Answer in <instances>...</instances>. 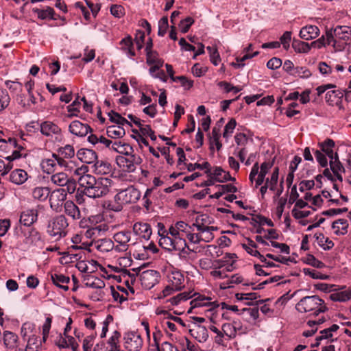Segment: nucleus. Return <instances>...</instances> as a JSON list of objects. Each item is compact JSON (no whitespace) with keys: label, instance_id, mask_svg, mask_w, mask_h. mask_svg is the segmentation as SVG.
<instances>
[{"label":"nucleus","instance_id":"obj_33","mask_svg":"<svg viewBox=\"0 0 351 351\" xmlns=\"http://www.w3.org/2000/svg\"><path fill=\"white\" fill-rule=\"evenodd\" d=\"M195 295H196V293L191 295V292L185 291L171 298L169 300H167V302H169L171 306H177L180 304L182 301H186Z\"/></svg>","mask_w":351,"mask_h":351},{"label":"nucleus","instance_id":"obj_17","mask_svg":"<svg viewBox=\"0 0 351 351\" xmlns=\"http://www.w3.org/2000/svg\"><path fill=\"white\" fill-rule=\"evenodd\" d=\"M108 229V226L105 223L99 225L91 226L85 232V236L87 238L93 239L95 240L97 237L101 236Z\"/></svg>","mask_w":351,"mask_h":351},{"label":"nucleus","instance_id":"obj_3","mask_svg":"<svg viewBox=\"0 0 351 351\" xmlns=\"http://www.w3.org/2000/svg\"><path fill=\"white\" fill-rule=\"evenodd\" d=\"M328 45L336 47L339 40L347 41L351 36V27L349 26H337L335 29H327L326 32Z\"/></svg>","mask_w":351,"mask_h":351},{"label":"nucleus","instance_id":"obj_60","mask_svg":"<svg viewBox=\"0 0 351 351\" xmlns=\"http://www.w3.org/2000/svg\"><path fill=\"white\" fill-rule=\"evenodd\" d=\"M145 37V33L143 31H136L134 40L138 50H141L143 47Z\"/></svg>","mask_w":351,"mask_h":351},{"label":"nucleus","instance_id":"obj_9","mask_svg":"<svg viewBox=\"0 0 351 351\" xmlns=\"http://www.w3.org/2000/svg\"><path fill=\"white\" fill-rule=\"evenodd\" d=\"M38 212L36 208L26 209L20 215L19 223L28 228L38 220Z\"/></svg>","mask_w":351,"mask_h":351},{"label":"nucleus","instance_id":"obj_24","mask_svg":"<svg viewBox=\"0 0 351 351\" xmlns=\"http://www.w3.org/2000/svg\"><path fill=\"white\" fill-rule=\"evenodd\" d=\"M27 180V173L21 169L12 171L10 175V180L16 184H22Z\"/></svg>","mask_w":351,"mask_h":351},{"label":"nucleus","instance_id":"obj_30","mask_svg":"<svg viewBox=\"0 0 351 351\" xmlns=\"http://www.w3.org/2000/svg\"><path fill=\"white\" fill-rule=\"evenodd\" d=\"M348 228V222L344 219H337L332 223V228L335 230V234L337 235L345 234L347 233Z\"/></svg>","mask_w":351,"mask_h":351},{"label":"nucleus","instance_id":"obj_12","mask_svg":"<svg viewBox=\"0 0 351 351\" xmlns=\"http://www.w3.org/2000/svg\"><path fill=\"white\" fill-rule=\"evenodd\" d=\"M119 45L120 46L119 49L130 58H132L136 56L134 41L131 36L128 35L121 39Z\"/></svg>","mask_w":351,"mask_h":351},{"label":"nucleus","instance_id":"obj_5","mask_svg":"<svg viewBox=\"0 0 351 351\" xmlns=\"http://www.w3.org/2000/svg\"><path fill=\"white\" fill-rule=\"evenodd\" d=\"M141 157L136 154L131 153L128 155L117 156L116 162L117 165L125 172L132 173L135 171L136 166L142 162Z\"/></svg>","mask_w":351,"mask_h":351},{"label":"nucleus","instance_id":"obj_19","mask_svg":"<svg viewBox=\"0 0 351 351\" xmlns=\"http://www.w3.org/2000/svg\"><path fill=\"white\" fill-rule=\"evenodd\" d=\"M319 34V29L315 25H307L301 29L300 36L304 40H311L317 37Z\"/></svg>","mask_w":351,"mask_h":351},{"label":"nucleus","instance_id":"obj_49","mask_svg":"<svg viewBox=\"0 0 351 351\" xmlns=\"http://www.w3.org/2000/svg\"><path fill=\"white\" fill-rule=\"evenodd\" d=\"M291 75L301 78H308L311 76L312 73L310 70L306 67L297 66L293 69V71L291 73Z\"/></svg>","mask_w":351,"mask_h":351},{"label":"nucleus","instance_id":"obj_34","mask_svg":"<svg viewBox=\"0 0 351 351\" xmlns=\"http://www.w3.org/2000/svg\"><path fill=\"white\" fill-rule=\"evenodd\" d=\"M106 134L109 138H121L125 134V131L122 126L113 125L107 128Z\"/></svg>","mask_w":351,"mask_h":351},{"label":"nucleus","instance_id":"obj_20","mask_svg":"<svg viewBox=\"0 0 351 351\" xmlns=\"http://www.w3.org/2000/svg\"><path fill=\"white\" fill-rule=\"evenodd\" d=\"M184 275L178 271H173L169 276V282L176 291H180L184 287Z\"/></svg>","mask_w":351,"mask_h":351},{"label":"nucleus","instance_id":"obj_6","mask_svg":"<svg viewBox=\"0 0 351 351\" xmlns=\"http://www.w3.org/2000/svg\"><path fill=\"white\" fill-rule=\"evenodd\" d=\"M141 197V192L133 186H129L119 191L114 197L115 200L120 201L123 204L136 203Z\"/></svg>","mask_w":351,"mask_h":351},{"label":"nucleus","instance_id":"obj_32","mask_svg":"<svg viewBox=\"0 0 351 351\" xmlns=\"http://www.w3.org/2000/svg\"><path fill=\"white\" fill-rule=\"evenodd\" d=\"M96 248L100 252H109L113 249L114 243L110 239H101L95 241Z\"/></svg>","mask_w":351,"mask_h":351},{"label":"nucleus","instance_id":"obj_39","mask_svg":"<svg viewBox=\"0 0 351 351\" xmlns=\"http://www.w3.org/2000/svg\"><path fill=\"white\" fill-rule=\"evenodd\" d=\"M49 189L47 187H36L32 191V197L40 201H45L48 197Z\"/></svg>","mask_w":351,"mask_h":351},{"label":"nucleus","instance_id":"obj_50","mask_svg":"<svg viewBox=\"0 0 351 351\" xmlns=\"http://www.w3.org/2000/svg\"><path fill=\"white\" fill-rule=\"evenodd\" d=\"M59 155L64 158L69 159L75 156V149L72 145H66L58 149Z\"/></svg>","mask_w":351,"mask_h":351},{"label":"nucleus","instance_id":"obj_53","mask_svg":"<svg viewBox=\"0 0 351 351\" xmlns=\"http://www.w3.org/2000/svg\"><path fill=\"white\" fill-rule=\"evenodd\" d=\"M10 101V97L6 90H0V111L6 108Z\"/></svg>","mask_w":351,"mask_h":351},{"label":"nucleus","instance_id":"obj_11","mask_svg":"<svg viewBox=\"0 0 351 351\" xmlns=\"http://www.w3.org/2000/svg\"><path fill=\"white\" fill-rule=\"evenodd\" d=\"M158 272L155 270H147L143 271L141 275V281L143 286L147 289L152 288L158 277Z\"/></svg>","mask_w":351,"mask_h":351},{"label":"nucleus","instance_id":"obj_28","mask_svg":"<svg viewBox=\"0 0 351 351\" xmlns=\"http://www.w3.org/2000/svg\"><path fill=\"white\" fill-rule=\"evenodd\" d=\"M169 233L174 238V239L171 237H169L164 238V239L165 240L166 239L169 240L171 243V245L173 248H176V244H175L176 239H178L179 242L184 243V247H186L189 251H192L189 248V247L187 245L186 241L184 239H182V238L180 237V232L176 226L175 227L171 226L169 229Z\"/></svg>","mask_w":351,"mask_h":351},{"label":"nucleus","instance_id":"obj_4","mask_svg":"<svg viewBox=\"0 0 351 351\" xmlns=\"http://www.w3.org/2000/svg\"><path fill=\"white\" fill-rule=\"evenodd\" d=\"M68 226L66 218L64 215H58L49 221L47 232L51 237H58V239H60L66 236Z\"/></svg>","mask_w":351,"mask_h":351},{"label":"nucleus","instance_id":"obj_54","mask_svg":"<svg viewBox=\"0 0 351 351\" xmlns=\"http://www.w3.org/2000/svg\"><path fill=\"white\" fill-rule=\"evenodd\" d=\"M237 125L236 120L232 118L225 125L223 136L228 138L232 133Z\"/></svg>","mask_w":351,"mask_h":351},{"label":"nucleus","instance_id":"obj_42","mask_svg":"<svg viewBox=\"0 0 351 351\" xmlns=\"http://www.w3.org/2000/svg\"><path fill=\"white\" fill-rule=\"evenodd\" d=\"M330 170L332 173H337V172H345V168L343 166L342 163L339 160V155L336 154L334 158H331V160H330Z\"/></svg>","mask_w":351,"mask_h":351},{"label":"nucleus","instance_id":"obj_29","mask_svg":"<svg viewBox=\"0 0 351 351\" xmlns=\"http://www.w3.org/2000/svg\"><path fill=\"white\" fill-rule=\"evenodd\" d=\"M18 336L12 332H3V342L8 349H14L16 347Z\"/></svg>","mask_w":351,"mask_h":351},{"label":"nucleus","instance_id":"obj_63","mask_svg":"<svg viewBox=\"0 0 351 351\" xmlns=\"http://www.w3.org/2000/svg\"><path fill=\"white\" fill-rule=\"evenodd\" d=\"M159 54L156 51H149L146 52V62L149 65H152L159 59Z\"/></svg>","mask_w":351,"mask_h":351},{"label":"nucleus","instance_id":"obj_41","mask_svg":"<svg viewBox=\"0 0 351 351\" xmlns=\"http://www.w3.org/2000/svg\"><path fill=\"white\" fill-rule=\"evenodd\" d=\"M292 47L298 53H307L311 48V44L296 39H293Z\"/></svg>","mask_w":351,"mask_h":351},{"label":"nucleus","instance_id":"obj_27","mask_svg":"<svg viewBox=\"0 0 351 351\" xmlns=\"http://www.w3.org/2000/svg\"><path fill=\"white\" fill-rule=\"evenodd\" d=\"M32 12L37 14L38 18L42 20L45 19H56L54 17L55 11L54 10L49 7L47 6L45 9H39L37 8H34L32 9Z\"/></svg>","mask_w":351,"mask_h":351},{"label":"nucleus","instance_id":"obj_55","mask_svg":"<svg viewBox=\"0 0 351 351\" xmlns=\"http://www.w3.org/2000/svg\"><path fill=\"white\" fill-rule=\"evenodd\" d=\"M194 19L191 16H188L182 20L179 23V27L181 29V32L184 34L188 32L191 26L194 23Z\"/></svg>","mask_w":351,"mask_h":351},{"label":"nucleus","instance_id":"obj_52","mask_svg":"<svg viewBox=\"0 0 351 351\" xmlns=\"http://www.w3.org/2000/svg\"><path fill=\"white\" fill-rule=\"evenodd\" d=\"M169 27L168 17L165 16L160 19L158 22V35L159 36H164L167 33Z\"/></svg>","mask_w":351,"mask_h":351},{"label":"nucleus","instance_id":"obj_44","mask_svg":"<svg viewBox=\"0 0 351 351\" xmlns=\"http://www.w3.org/2000/svg\"><path fill=\"white\" fill-rule=\"evenodd\" d=\"M130 238L131 232L130 231L119 232L114 236L115 241L124 246L130 241Z\"/></svg>","mask_w":351,"mask_h":351},{"label":"nucleus","instance_id":"obj_59","mask_svg":"<svg viewBox=\"0 0 351 351\" xmlns=\"http://www.w3.org/2000/svg\"><path fill=\"white\" fill-rule=\"evenodd\" d=\"M222 331L229 339H234L237 334L231 323H225L222 325Z\"/></svg>","mask_w":351,"mask_h":351},{"label":"nucleus","instance_id":"obj_36","mask_svg":"<svg viewBox=\"0 0 351 351\" xmlns=\"http://www.w3.org/2000/svg\"><path fill=\"white\" fill-rule=\"evenodd\" d=\"M196 169H205V173L207 175V176H211L212 172H211V165L208 162H204L202 164L199 163H189L187 165V170L189 171H193Z\"/></svg>","mask_w":351,"mask_h":351},{"label":"nucleus","instance_id":"obj_2","mask_svg":"<svg viewBox=\"0 0 351 351\" xmlns=\"http://www.w3.org/2000/svg\"><path fill=\"white\" fill-rule=\"evenodd\" d=\"M295 308L299 312H311L315 315H318L320 313H324L328 311L324 301L315 295L302 298L296 304Z\"/></svg>","mask_w":351,"mask_h":351},{"label":"nucleus","instance_id":"obj_45","mask_svg":"<svg viewBox=\"0 0 351 351\" xmlns=\"http://www.w3.org/2000/svg\"><path fill=\"white\" fill-rule=\"evenodd\" d=\"M97 171L101 174H108L112 170L111 165L107 161L97 160L95 162Z\"/></svg>","mask_w":351,"mask_h":351},{"label":"nucleus","instance_id":"obj_14","mask_svg":"<svg viewBox=\"0 0 351 351\" xmlns=\"http://www.w3.org/2000/svg\"><path fill=\"white\" fill-rule=\"evenodd\" d=\"M133 232L145 240L149 239L152 232L150 225L144 222L135 223L133 226Z\"/></svg>","mask_w":351,"mask_h":351},{"label":"nucleus","instance_id":"obj_18","mask_svg":"<svg viewBox=\"0 0 351 351\" xmlns=\"http://www.w3.org/2000/svg\"><path fill=\"white\" fill-rule=\"evenodd\" d=\"M16 233L19 236H22L27 240L26 242H33L34 240L39 239V232L34 228H30L27 230L22 229L21 226L16 227Z\"/></svg>","mask_w":351,"mask_h":351},{"label":"nucleus","instance_id":"obj_37","mask_svg":"<svg viewBox=\"0 0 351 351\" xmlns=\"http://www.w3.org/2000/svg\"><path fill=\"white\" fill-rule=\"evenodd\" d=\"M331 300L334 302H346L351 299V288L340 292H335L330 295Z\"/></svg>","mask_w":351,"mask_h":351},{"label":"nucleus","instance_id":"obj_13","mask_svg":"<svg viewBox=\"0 0 351 351\" xmlns=\"http://www.w3.org/2000/svg\"><path fill=\"white\" fill-rule=\"evenodd\" d=\"M189 333L200 343L205 342L208 338V332L205 326L195 324L192 328L189 329Z\"/></svg>","mask_w":351,"mask_h":351},{"label":"nucleus","instance_id":"obj_8","mask_svg":"<svg viewBox=\"0 0 351 351\" xmlns=\"http://www.w3.org/2000/svg\"><path fill=\"white\" fill-rule=\"evenodd\" d=\"M143 346V339L136 332H129L125 337V348L128 351H138Z\"/></svg>","mask_w":351,"mask_h":351},{"label":"nucleus","instance_id":"obj_23","mask_svg":"<svg viewBox=\"0 0 351 351\" xmlns=\"http://www.w3.org/2000/svg\"><path fill=\"white\" fill-rule=\"evenodd\" d=\"M273 165L274 160L271 162H264L261 164L260 167L261 171L260 172L258 171V178L256 180V188L263 184L266 175Z\"/></svg>","mask_w":351,"mask_h":351},{"label":"nucleus","instance_id":"obj_51","mask_svg":"<svg viewBox=\"0 0 351 351\" xmlns=\"http://www.w3.org/2000/svg\"><path fill=\"white\" fill-rule=\"evenodd\" d=\"M258 53H259L258 51H256V52H254L252 54L247 53L245 55H244L241 58H239V57L237 58H236L237 62H232V65L234 68H241V67H243L245 65L244 63H243L244 61H245L246 60H248L250 58H252L253 57L256 56Z\"/></svg>","mask_w":351,"mask_h":351},{"label":"nucleus","instance_id":"obj_22","mask_svg":"<svg viewBox=\"0 0 351 351\" xmlns=\"http://www.w3.org/2000/svg\"><path fill=\"white\" fill-rule=\"evenodd\" d=\"M65 213L73 219H79L81 217L80 210L77 205L72 201H66L64 204Z\"/></svg>","mask_w":351,"mask_h":351},{"label":"nucleus","instance_id":"obj_61","mask_svg":"<svg viewBox=\"0 0 351 351\" xmlns=\"http://www.w3.org/2000/svg\"><path fill=\"white\" fill-rule=\"evenodd\" d=\"M315 157L322 167H328V160L324 154L319 150H315L314 152Z\"/></svg>","mask_w":351,"mask_h":351},{"label":"nucleus","instance_id":"obj_48","mask_svg":"<svg viewBox=\"0 0 351 351\" xmlns=\"http://www.w3.org/2000/svg\"><path fill=\"white\" fill-rule=\"evenodd\" d=\"M78 99L79 96L77 97L71 104L67 106L68 112H71V114L67 115V117L72 118L73 117H77V113L80 112L81 103Z\"/></svg>","mask_w":351,"mask_h":351},{"label":"nucleus","instance_id":"obj_64","mask_svg":"<svg viewBox=\"0 0 351 351\" xmlns=\"http://www.w3.org/2000/svg\"><path fill=\"white\" fill-rule=\"evenodd\" d=\"M35 328V325L30 322H25L22 325L21 333L23 339H25L29 332H32Z\"/></svg>","mask_w":351,"mask_h":351},{"label":"nucleus","instance_id":"obj_35","mask_svg":"<svg viewBox=\"0 0 351 351\" xmlns=\"http://www.w3.org/2000/svg\"><path fill=\"white\" fill-rule=\"evenodd\" d=\"M314 237L317 241L319 245L324 250H330L335 245L332 241L329 239L328 237H325L322 233H316Z\"/></svg>","mask_w":351,"mask_h":351},{"label":"nucleus","instance_id":"obj_25","mask_svg":"<svg viewBox=\"0 0 351 351\" xmlns=\"http://www.w3.org/2000/svg\"><path fill=\"white\" fill-rule=\"evenodd\" d=\"M111 149L121 154V156L128 155V153L131 154L134 152L132 146L128 143H122L121 141H114L111 146Z\"/></svg>","mask_w":351,"mask_h":351},{"label":"nucleus","instance_id":"obj_57","mask_svg":"<svg viewBox=\"0 0 351 351\" xmlns=\"http://www.w3.org/2000/svg\"><path fill=\"white\" fill-rule=\"evenodd\" d=\"M278 176H279V168L278 167H275L271 178L269 179V189L272 191H274L276 189V186L278 184Z\"/></svg>","mask_w":351,"mask_h":351},{"label":"nucleus","instance_id":"obj_46","mask_svg":"<svg viewBox=\"0 0 351 351\" xmlns=\"http://www.w3.org/2000/svg\"><path fill=\"white\" fill-rule=\"evenodd\" d=\"M69 179L67 175L63 172L53 174L51 178V180L53 183L61 186H64V185L68 183Z\"/></svg>","mask_w":351,"mask_h":351},{"label":"nucleus","instance_id":"obj_15","mask_svg":"<svg viewBox=\"0 0 351 351\" xmlns=\"http://www.w3.org/2000/svg\"><path fill=\"white\" fill-rule=\"evenodd\" d=\"M76 156L80 161L87 164L95 163L97 159L96 152L90 149H80L77 151Z\"/></svg>","mask_w":351,"mask_h":351},{"label":"nucleus","instance_id":"obj_16","mask_svg":"<svg viewBox=\"0 0 351 351\" xmlns=\"http://www.w3.org/2000/svg\"><path fill=\"white\" fill-rule=\"evenodd\" d=\"M343 97V91L341 90H332L326 93L325 99L330 106L339 105L341 103Z\"/></svg>","mask_w":351,"mask_h":351},{"label":"nucleus","instance_id":"obj_10","mask_svg":"<svg viewBox=\"0 0 351 351\" xmlns=\"http://www.w3.org/2000/svg\"><path fill=\"white\" fill-rule=\"evenodd\" d=\"M69 130L73 134L78 136H85L88 132H92V129L88 125L84 124L77 120H75L70 123Z\"/></svg>","mask_w":351,"mask_h":351},{"label":"nucleus","instance_id":"obj_40","mask_svg":"<svg viewBox=\"0 0 351 351\" xmlns=\"http://www.w3.org/2000/svg\"><path fill=\"white\" fill-rule=\"evenodd\" d=\"M41 343L39 337L33 335L27 340L25 351H38Z\"/></svg>","mask_w":351,"mask_h":351},{"label":"nucleus","instance_id":"obj_1","mask_svg":"<svg viewBox=\"0 0 351 351\" xmlns=\"http://www.w3.org/2000/svg\"><path fill=\"white\" fill-rule=\"evenodd\" d=\"M79 184L82 186V193L90 198H99L107 195L110 191L112 180L106 178L95 177L84 174L79 179Z\"/></svg>","mask_w":351,"mask_h":351},{"label":"nucleus","instance_id":"obj_58","mask_svg":"<svg viewBox=\"0 0 351 351\" xmlns=\"http://www.w3.org/2000/svg\"><path fill=\"white\" fill-rule=\"evenodd\" d=\"M51 323L52 317L49 315L46 318L45 322L43 326V341L44 342H45L48 337L49 330L51 326Z\"/></svg>","mask_w":351,"mask_h":351},{"label":"nucleus","instance_id":"obj_31","mask_svg":"<svg viewBox=\"0 0 351 351\" xmlns=\"http://www.w3.org/2000/svg\"><path fill=\"white\" fill-rule=\"evenodd\" d=\"M195 293L196 295H198V296L191 301L190 304L191 305V307L188 311L189 313H191L192 312L193 308L203 306H212L213 304V302H207L208 300H210L208 298H206L204 295H201L197 293Z\"/></svg>","mask_w":351,"mask_h":351},{"label":"nucleus","instance_id":"obj_43","mask_svg":"<svg viewBox=\"0 0 351 351\" xmlns=\"http://www.w3.org/2000/svg\"><path fill=\"white\" fill-rule=\"evenodd\" d=\"M108 114L110 116V120L112 122L115 123L120 126H123L125 124H127L130 126L132 125L130 122H129L125 118L123 117L118 112H116L112 110L110 112H109Z\"/></svg>","mask_w":351,"mask_h":351},{"label":"nucleus","instance_id":"obj_56","mask_svg":"<svg viewBox=\"0 0 351 351\" xmlns=\"http://www.w3.org/2000/svg\"><path fill=\"white\" fill-rule=\"evenodd\" d=\"M96 336L97 333L95 332L94 334L90 335L85 337V339L83 340L82 345L84 351H92V346Z\"/></svg>","mask_w":351,"mask_h":351},{"label":"nucleus","instance_id":"obj_26","mask_svg":"<svg viewBox=\"0 0 351 351\" xmlns=\"http://www.w3.org/2000/svg\"><path fill=\"white\" fill-rule=\"evenodd\" d=\"M51 280L53 283L66 291L69 290L67 284L70 282V278L62 274H54L51 275Z\"/></svg>","mask_w":351,"mask_h":351},{"label":"nucleus","instance_id":"obj_38","mask_svg":"<svg viewBox=\"0 0 351 351\" xmlns=\"http://www.w3.org/2000/svg\"><path fill=\"white\" fill-rule=\"evenodd\" d=\"M121 334L117 330L114 331L112 335L108 340V349L110 351H119L120 346L119 345V339Z\"/></svg>","mask_w":351,"mask_h":351},{"label":"nucleus","instance_id":"obj_7","mask_svg":"<svg viewBox=\"0 0 351 351\" xmlns=\"http://www.w3.org/2000/svg\"><path fill=\"white\" fill-rule=\"evenodd\" d=\"M39 126L40 131L43 136L51 138L54 136L56 140H58L61 138L62 130L53 121H43Z\"/></svg>","mask_w":351,"mask_h":351},{"label":"nucleus","instance_id":"obj_47","mask_svg":"<svg viewBox=\"0 0 351 351\" xmlns=\"http://www.w3.org/2000/svg\"><path fill=\"white\" fill-rule=\"evenodd\" d=\"M42 168L45 172L51 173L55 171L56 162L54 158L44 159L41 163Z\"/></svg>","mask_w":351,"mask_h":351},{"label":"nucleus","instance_id":"obj_21","mask_svg":"<svg viewBox=\"0 0 351 351\" xmlns=\"http://www.w3.org/2000/svg\"><path fill=\"white\" fill-rule=\"evenodd\" d=\"M318 145L321 149L320 151L327 156L330 160H331V158H334L336 154H338L333 151L335 144L332 139L327 138L324 141L319 143Z\"/></svg>","mask_w":351,"mask_h":351},{"label":"nucleus","instance_id":"obj_62","mask_svg":"<svg viewBox=\"0 0 351 351\" xmlns=\"http://www.w3.org/2000/svg\"><path fill=\"white\" fill-rule=\"evenodd\" d=\"M303 272L305 275L309 276L313 279H325L326 278V276L320 272L310 268H304Z\"/></svg>","mask_w":351,"mask_h":351}]
</instances>
